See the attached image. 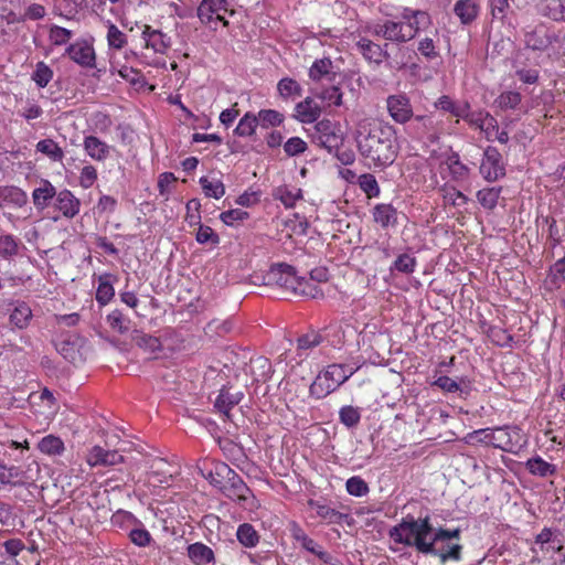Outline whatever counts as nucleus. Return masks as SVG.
<instances>
[{
    "label": "nucleus",
    "mask_w": 565,
    "mask_h": 565,
    "mask_svg": "<svg viewBox=\"0 0 565 565\" xmlns=\"http://www.w3.org/2000/svg\"><path fill=\"white\" fill-rule=\"evenodd\" d=\"M434 107L436 109L449 113L456 118H460L462 115L463 109H467V103H457L452 100L449 96L443 95L439 98L436 99L434 103Z\"/></svg>",
    "instance_id": "nucleus-42"
},
{
    "label": "nucleus",
    "mask_w": 565,
    "mask_h": 565,
    "mask_svg": "<svg viewBox=\"0 0 565 565\" xmlns=\"http://www.w3.org/2000/svg\"><path fill=\"white\" fill-rule=\"evenodd\" d=\"M185 222L189 226H198L201 224V203L198 199H192L186 203Z\"/></svg>",
    "instance_id": "nucleus-62"
},
{
    "label": "nucleus",
    "mask_w": 565,
    "mask_h": 565,
    "mask_svg": "<svg viewBox=\"0 0 565 565\" xmlns=\"http://www.w3.org/2000/svg\"><path fill=\"white\" fill-rule=\"evenodd\" d=\"M55 186L47 180H42L40 186L32 192L33 204L39 211L45 210L50 202L56 196Z\"/></svg>",
    "instance_id": "nucleus-30"
},
{
    "label": "nucleus",
    "mask_w": 565,
    "mask_h": 565,
    "mask_svg": "<svg viewBox=\"0 0 565 565\" xmlns=\"http://www.w3.org/2000/svg\"><path fill=\"white\" fill-rule=\"evenodd\" d=\"M360 189L366 194L369 199L377 198L381 193L380 185L375 177L371 173H364L358 180Z\"/></svg>",
    "instance_id": "nucleus-51"
},
{
    "label": "nucleus",
    "mask_w": 565,
    "mask_h": 565,
    "mask_svg": "<svg viewBox=\"0 0 565 565\" xmlns=\"http://www.w3.org/2000/svg\"><path fill=\"white\" fill-rule=\"evenodd\" d=\"M481 435H484L486 438L480 439L483 444L492 445L503 451L513 454L526 444L524 435L518 426L478 429L469 434V439L472 440Z\"/></svg>",
    "instance_id": "nucleus-3"
},
{
    "label": "nucleus",
    "mask_w": 565,
    "mask_h": 565,
    "mask_svg": "<svg viewBox=\"0 0 565 565\" xmlns=\"http://www.w3.org/2000/svg\"><path fill=\"white\" fill-rule=\"evenodd\" d=\"M526 467L532 475L546 477L555 472V467L541 457H534L527 460Z\"/></svg>",
    "instance_id": "nucleus-49"
},
{
    "label": "nucleus",
    "mask_w": 565,
    "mask_h": 565,
    "mask_svg": "<svg viewBox=\"0 0 565 565\" xmlns=\"http://www.w3.org/2000/svg\"><path fill=\"white\" fill-rule=\"evenodd\" d=\"M248 217L249 214L242 209H233L220 214V220L227 226H236Z\"/></svg>",
    "instance_id": "nucleus-58"
},
{
    "label": "nucleus",
    "mask_w": 565,
    "mask_h": 565,
    "mask_svg": "<svg viewBox=\"0 0 565 565\" xmlns=\"http://www.w3.org/2000/svg\"><path fill=\"white\" fill-rule=\"evenodd\" d=\"M30 469L21 466H7L4 463V489L23 487L32 483L34 479L29 475Z\"/></svg>",
    "instance_id": "nucleus-25"
},
{
    "label": "nucleus",
    "mask_w": 565,
    "mask_h": 565,
    "mask_svg": "<svg viewBox=\"0 0 565 565\" xmlns=\"http://www.w3.org/2000/svg\"><path fill=\"white\" fill-rule=\"evenodd\" d=\"M106 320L113 330H116L121 334L127 333L130 329V320L118 309L108 313Z\"/></svg>",
    "instance_id": "nucleus-50"
},
{
    "label": "nucleus",
    "mask_w": 565,
    "mask_h": 565,
    "mask_svg": "<svg viewBox=\"0 0 565 565\" xmlns=\"http://www.w3.org/2000/svg\"><path fill=\"white\" fill-rule=\"evenodd\" d=\"M321 115V107L312 97H306L296 104L294 109V118L301 124L316 122Z\"/></svg>",
    "instance_id": "nucleus-22"
},
{
    "label": "nucleus",
    "mask_w": 565,
    "mask_h": 565,
    "mask_svg": "<svg viewBox=\"0 0 565 565\" xmlns=\"http://www.w3.org/2000/svg\"><path fill=\"white\" fill-rule=\"evenodd\" d=\"M277 90L282 99H295L302 94L300 84L290 77L281 78L277 84Z\"/></svg>",
    "instance_id": "nucleus-41"
},
{
    "label": "nucleus",
    "mask_w": 565,
    "mask_h": 565,
    "mask_svg": "<svg viewBox=\"0 0 565 565\" xmlns=\"http://www.w3.org/2000/svg\"><path fill=\"white\" fill-rule=\"evenodd\" d=\"M353 370L343 364H331L310 385V394L322 398L334 392L351 375Z\"/></svg>",
    "instance_id": "nucleus-4"
},
{
    "label": "nucleus",
    "mask_w": 565,
    "mask_h": 565,
    "mask_svg": "<svg viewBox=\"0 0 565 565\" xmlns=\"http://www.w3.org/2000/svg\"><path fill=\"white\" fill-rule=\"evenodd\" d=\"M415 267H416V258L408 254H402L393 263L392 269L397 270L403 274H412V273H414Z\"/></svg>",
    "instance_id": "nucleus-63"
},
{
    "label": "nucleus",
    "mask_w": 565,
    "mask_h": 565,
    "mask_svg": "<svg viewBox=\"0 0 565 565\" xmlns=\"http://www.w3.org/2000/svg\"><path fill=\"white\" fill-rule=\"evenodd\" d=\"M390 536L396 543L438 557L441 563L461 559V530L435 529L429 516L415 519L408 515L390 531Z\"/></svg>",
    "instance_id": "nucleus-1"
},
{
    "label": "nucleus",
    "mask_w": 565,
    "mask_h": 565,
    "mask_svg": "<svg viewBox=\"0 0 565 565\" xmlns=\"http://www.w3.org/2000/svg\"><path fill=\"white\" fill-rule=\"evenodd\" d=\"M83 149L92 160L104 162L110 157L113 147L94 135H87L83 139Z\"/></svg>",
    "instance_id": "nucleus-18"
},
{
    "label": "nucleus",
    "mask_w": 565,
    "mask_h": 565,
    "mask_svg": "<svg viewBox=\"0 0 565 565\" xmlns=\"http://www.w3.org/2000/svg\"><path fill=\"white\" fill-rule=\"evenodd\" d=\"M295 296H303L309 298L323 297V292L319 285L312 278L299 277L297 282V289L294 291Z\"/></svg>",
    "instance_id": "nucleus-40"
},
{
    "label": "nucleus",
    "mask_w": 565,
    "mask_h": 565,
    "mask_svg": "<svg viewBox=\"0 0 565 565\" xmlns=\"http://www.w3.org/2000/svg\"><path fill=\"white\" fill-rule=\"evenodd\" d=\"M195 239L199 244H211L213 246L220 243L218 235L210 226L203 225L202 223L198 225Z\"/></svg>",
    "instance_id": "nucleus-60"
},
{
    "label": "nucleus",
    "mask_w": 565,
    "mask_h": 565,
    "mask_svg": "<svg viewBox=\"0 0 565 565\" xmlns=\"http://www.w3.org/2000/svg\"><path fill=\"white\" fill-rule=\"evenodd\" d=\"M390 117L397 124H406L413 118V107L405 94H394L386 98Z\"/></svg>",
    "instance_id": "nucleus-12"
},
{
    "label": "nucleus",
    "mask_w": 565,
    "mask_h": 565,
    "mask_svg": "<svg viewBox=\"0 0 565 565\" xmlns=\"http://www.w3.org/2000/svg\"><path fill=\"white\" fill-rule=\"evenodd\" d=\"M373 33L376 36H381L386 41L397 44L409 42L403 20H386L383 23H379L374 26Z\"/></svg>",
    "instance_id": "nucleus-15"
},
{
    "label": "nucleus",
    "mask_w": 565,
    "mask_h": 565,
    "mask_svg": "<svg viewBox=\"0 0 565 565\" xmlns=\"http://www.w3.org/2000/svg\"><path fill=\"white\" fill-rule=\"evenodd\" d=\"M124 461L122 455L116 450H106L100 446H94L86 456V462L90 467H110Z\"/></svg>",
    "instance_id": "nucleus-17"
},
{
    "label": "nucleus",
    "mask_w": 565,
    "mask_h": 565,
    "mask_svg": "<svg viewBox=\"0 0 565 565\" xmlns=\"http://www.w3.org/2000/svg\"><path fill=\"white\" fill-rule=\"evenodd\" d=\"M106 40L110 68L119 66V53L121 51H124V58L126 61H130L137 56L132 50H126L128 45L127 35L109 21L107 22Z\"/></svg>",
    "instance_id": "nucleus-6"
},
{
    "label": "nucleus",
    "mask_w": 565,
    "mask_h": 565,
    "mask_svg": "<svg viewBox=\"0 0 565 565\" xmlns=\"http://www.w3.org/2000/svg\"><path fill=\"white\" fill-rule=\"evenodd\" d=\"M116 278L110 274H104L98 277V287L96 290V301L102 306L108 305L115 296L114 280Z\"/></svg>",
    "instance_id": "nucleus-32"
},
{
    "label": "nucleus",
    "mask_w": 565,
    "mask_h": 565,
    "mask_svg": "<svg viewBox=\"0 0 565 565\" xmlns=\"http://www.w3.org/2000/svg\"><path fill=\"white\" fill-rule=\"evenodd\" d=\"M490 114L487 111H471L469 103H467V109H463L462 115L460 116L469 126L481 129L484 126L486 117H489Z\"/></svg>",
    "instance_id": "nucleus-56"
},
{
    "label": "nucleus",
    "mask_w": 565,
    "mask_h": 565,
    "mask_svg": "<svg viewBox=\"0 0 565 565\" xmlns=\"http://www.w3.org/2000/svg\"><path fill=\"white\" fill-rule=\"evenodd\" d=\"M36 151L47 156L53 161H61L64 158L62 148L52 139H43L36 143Z\"/></svg>",
    "instance_id": "nucleus-46"
},
{
    "label": "nucleus",
    "mask_w": 565,
    "mask_h": 565,
    "mask_svg": "<svg viewBox=\"0 0 565 565\" xmlns=\"http://www.w3.org/2000/svg\"><path fill=\"white\" fill-rule=\"evenodd\" d=\"M479 170L480 174L488 182H493L504 177L505 167L502 162V156L497 148H486Z\"/></svg>",
    "instance_id": "nucleus-11"
},
{
    "label": "nucleus",
    "mask_w": 565,
    "mask_h": 565,
    "mask_svg": "<svg viewBox=\"0 0 565 565\" xmlns=\"http://www.w3.org/2000/svg\"><path fill=\"white\" fill-rule=\"evenodd\" d=\"M70 58L82 67L92 68L96 64V54L92 43L86 40H78L66 49Z\"/></svg>",
    "instance_id": "nucleus-13"
},
{
    "label": "nucleus",
    "mask_w": 565,
    "mask_h": 565,
    "mask_svg": "<svg viewBox=\"0 0 565 565\" xmlns=\"http://www.w3.org/2000/svg\"><path fill=\"white\" fill-rule=\"evenodd\" d=\"M438 31H435V38L424 36L417 42V52L427 61H433L439 57L438 49Z\"/></svg>",
    "instance_id": "nucleus-37"
},
{
    "label": "nucleus",
    "mask_w": 565,
    "mask_h": 565,
    "mask_svg": "<svg viewBox=\"0 0 565 565\" xmlns=\"http://www.w3.org/2000/svg\"><path fill=\"white\" fill-rule=\"evenodd\" d=\"M433 385L439 387L440 390H443L446 393H457V392H459L460 395H462L463 393L465 394L468 393V391H465L461 387L460 383H458L457 381H455L451 377L446 376V375H443V376H439L438 379H436L433 382Z\"/></svg>",
    "instance_id": "nucleus-61"
},
{
    "label": "nucleus",
    "mask_w": 565,
    "mask_h": 565,
    "mask_svg": "<svg viewBox=\"0 0 565 565\" xmlns=\"http://www.w3.org/2000/svg\"><path fill=\"white\" fill-rule=\"evenodd\" d=\"M345 489L349 494L354 497H363L370 490L367 483L359 476L349 478L345 482Z\"/></svg>",
    "instance_id": "nucleus-59"
},
{
    "label": "nucleus",
    "mask_w": 565,
    "mask_h": 565,
    "mask_svg": "<svg viewBox=\"0 0 565 565\" xmlns=\"http://www.w3.org/2000/svg\"><path fill=\"white\" fill-rule=\"evenodd\" d=\"M298 279L295 268L287 264L271 266L264 276L266 285L276 286L289 295H294L295 289H297Z\"/></svg>",
    "instance_id": "nucleus-8"
},
{
    "label": "nucleus",
    "mask_w": 565,
    "mask_h": 565,
    "mask_svg": "<svg viewBox=\"0 0 565 565\" xmlns=\"http://www.w3.org/2000/svg\"><path fill=\"white\" fill-rule=\"evenodd\" d=\"M81 7V0H56L54 10L60 17L71 20L78 13Z\"/></svg>",
    "instance_id": "nucleus-45"
},
{
    "label": "nucleus",
    "mask_w": 565,
    "mask_h": 565,
    "mask_svg": "<svg viewBox=\"0 0 565 565\" xmlns=\"http://www.w3.org/2000/svg\"><path fill=\"white\" fill-rule=\"evenodd\" d=\"M53 75L54 73L49 65L44 62H38L32 74V79L40 88H44L52 81Z\"/></svg>",
    "instance_id": "nucleus-53"
},
{
    "label": "nucleus",
    "mask_w": 565,
    "mask_h": 565,
    "mask_svg": "<svg viewBox=\"0 0 565 565\" xmlns=\"http://www.w3.org/2000/svg\"><path fill=\"white\" fill-rule=\"evenodd\" d=\"M327 341L330 345L337 347L343 341V332L338 324H330L322 331H310L297 340V354L300 359L308 356L309 352Z\"/></svg>",
    "instance_id": "nucleus-5"
},
{
    "label": "nucleus",
    "mask_w": 565,
    "mask_h": 565,
    "mask_svg": "<svg viewBox=\"0 0 565 565\" xmlns=\"http://www.w3.org/2000/svg\"><path fill=\"white\" fill-rule=\"evenodd\" d=\"M501 188H486L477 192L479 203L488 210H493L500 198Z\"/></svg>",
    "instance_id": "nucleus-48"
},
{
    "label": "nucleus",
    "mask_w": 565,
    "mask_h": 565,
    "mask_svg": "<svg viewBox=\"0 0 565 565\" xmlns=\"http://www.w3.org/2000/svg\"><path fill=\"white\" fill-rule=\"evenodd\" d=\"M226 13L233 14L228 10L226 0H202L198 8V17L200 21L215 30L217 22H222L224 26L228 25Z\"/></svg>",
    "instance_id": "nucleus-9"
},
{
    "label": "nucleus",
    "mask_w": 565,
    "mask_h": 565,
    "mask_svg": "<svg viewBox=\"0 0 565 565\" xmlns=\"http://www.w3.org/2000/svg\"><path fill=\"white\" fill-rule=\"evenodd\" d=\"M73 32L58 25H51L49 30V41L52 45L61 46L72 39Z\"/></svg>",
    "instance_id": "nucleus-57"
},
{
    "label": "nucleus",
    "mask_w": 565,
    "mask_h": 565,
    "mask_svg": "<svg viewBox=\"0 0 565 565\" xmlns=\"http://www.w3.org/2000/svg\"><path fill=\"white\" fill-rule=\"evenodd\" d=\"M141 39L145 42V49L160 55L167 54L172 44L171 38L168 34L148 24H145L142 28Z\"/></svg>",
    "instance_id": "nucleus-14"
},
{
    "label": "nucleus",
    "mask_w": 565,
    "mask_h": 565,
    "mask_svg": "<svg viewBox=\"0 0 565 565\" xmlns=\"http://www.w3.org/2000/svg\"><path fill=\"white\" fill-rule=\"evenodd\" d=\"M28 203V194L18 186H0V209H19Z\"/></svg>",
    "instance_id": "nucleus-24"
},
{
    "label": "nucleus",
    "mask_w": 565,
    "mask_h": 565,
    "mask_svg": "<svg viewBox=\"0 0 565 565\" xmlns=\"http://www.w3.org/2000/svg\"><path fill=\"white\" fill-rule=\"evenodd\" d=\"M273 195L276 200H279L287 209L294 207L297 201L302 198L301 190L299 188H290L287 185L278 186L275 189Z\"/></svg>",
    "instance_id": "nucleus-38"
},
{
    "label": "nucleus",
    "mask_w": 565,
    "mask_h": 565,
    "mask_svg": "<svg viewBox=\"0 0 565 565\" xmlns=\"http://www.w3.org/2000/svg\"><path fill=\"white\" fill-rule=\"evenodd\" d=\"M243 398L242 392L231 393L228 390H221L216 397L214 407L225 417H230V411L239 404Z\"/></svg>",
    "instance_id": "nucleus-33"
},
{
    "label": "nucleus",
    "mask_w": 565,
    "mask_h": 565,
    "mask_svg": "<svg viewBox=\"0 0 565 565\" xmlns=\"http://www.w3.org/2000/svg\"><path fill=\"white\" fill-rule=\"evenodd\" d=\"M258 125L256 115L246 113L238 121V125L234 129V134L238 137L252 136Z\"/></svg>",
    "instance_id": "nucleus-47"
},
{
    "label": "nucleus",
    "mask_w": 565,
    "mask_h": 565,
    "mask_svg": "<svg viewBox=\"0 0 565 565\" xmlns=\"http://www.w3.org/2000/svg\"><path fill=\"white\" fill-rule=\"evenodd\" d=\"M439 191L445 205L461 209L469 202V198L452 185L445 184Z\"/></svg>",
    "instance_id": "nucleus-36"
},
{
    "label": "nucleus",
    "mask_w": 565,
    "mask_h": 565,
    "mask_svg": "<svg viewBox=\"0 0 565 565\" xmlns=\"http://www.w3.org/2000/svg\"><path fill=\"white\" fill-rule=\"evenodd\" d=\"M168 462L163 459H156L148 473V483L152 487H168L172 479V472L167 470Z\"/></svg>",
    "instance_id": "nucleus-29"
},
{
    "label": "nucleus",
    "mask_w": 565,
    "mask_h": 565,
    "mask_svg": "<svg viewBox=\"0 0 565 565\" xmlns=\"http://www.w3.org/2000/svg\"><path fill=\"white\" fill-rule=\"evenodd\" d=\"M555 41L554 33L543 23L537 24L532 31L526 32L525 43L532 50L543 51Z\"/></svg>",
    "instance_id": "nucleus-20"
},
{
    "label": "nucleus",
    "mask_w": 565,
    "mask_h": 565,
    "mask_svg": "<svg viewBox=\"0 0 565 565\" xmlns=\"http://www.w3.org/2000/svg\"><path fill=\"white\" fill-rule=\"evenodd\" d=\"M310 137L313 143L327 149L329 152L342 143V136L338 125L329 119L317 121Z\"/></svg>",
    "instance_id": "nucleus-7"
},
{
    "label": "nucleus",
    "mask_w": 565,
    "mask_h": 565,
    "mask_svg": "<svg viewBox=\"0 0 565 565\" xmlns=\"http://www.w3.org/2000/svg\"><path fill=\"white\" fill-rule=\"evenodd\" d=\"M337 71L330 57L316 60L308 72L309 78L313 82L332 81Z\"/></svg>",
    "instance_id": "nucleus-27"
},
{
    "label": "nucleus",
    "mask_w": 565,
    "mask_h": 565,
    "mask_svg": "<svg viewBox=\"0 0 565 565\" xmlns=\"http://www.w3.org/2000/svg\"><path fill=\"white\" fill-rule=\"evenodd\" d=\"M540 12L553 21H565V0H542Z\"/></svg>",
    "instance_id": "nucleus-34"
},
{
    "label": "nucleus",
    "mask_w": 565,
    "mask_h": 565,
    "mask_svg": "<svg viewBox=\"0 0 565 565\" xmlns=\"http://www.w3.org/2000/svg\"><path fill=\"white\" fill-rule=\"evenodd\" d=\"M188 556L195 565H207L214 561V552L203 543L189 545Z\"/></svg>",
    "instance_id": "nucleus-35"
},
{
    "label": "nucleus",
    "mask_w": 565,
    "mask_h": 565,
    "mask_svg": "<svg viewBox=\"0 0 565 565\" xmlns=\"http://www.w3.org/2000/svg\"><path fill=\"white\" fill-rule=\"evenodd\" d=\"M54 207L64 217L71 220L79 213L81 201L70 190L63 189L55 196Z\"/></svg>",
    "instance_id": "nucleus-19"
},
{
    "label": "nucleus",
    "mask_w": 565,
    "mask_h": 565,
    "mask_svg": "<svg viewBox=\"0 0 565 565\" xmlns=\"http://www.w3.org/2000/svg\"><path fill=\"white\" fill-rule=\"evenodd\" d=\"M445 164L447 166V170L455 181H463L469 175V168L460 161V158L457 153L450 154Z\"/></svg>",
    "instance_id": "nucleus-39"
},
{
    "label": "nucleus",
    "mask_w": 565,
    "mask_h": 565,
    "mask_svg": "<svg viewBox=\"0 0 565 565\" xmlns=\"http://www.w3.org/2000/svg\"><path fill=\"white\" fill-rule=\"evenodd\" d=\"M9 323L13 329H26L32 320L31 307L24 301H13L8 309Z\"/></svg>",
    "instance_id": "nucleus-16"
},
{
    "label": "nucleus",
    "mask_w": 565,
    "mask_h": 565,
    "mask_svg": "<svg viewBox=\"0 0 565 565\" xmlns=\"http://www.w3.org/2000/svg\"><path fill=\"white\" fill-rule=\"evenodd\" d=\"M401 19L406 26L407 38L415 39L422 31H426L433 24V19L427 11L404 7L401 11Z\"/></svg>",
    "instance_id": "nucleus-10"
},
{
    "label": "nucleus",
    "mask_w": 565,
    "mask_h": 565,
    "mask_svg": "<svg viewBox=\"0 0 565 565\" xmlns=\"http://www.w3.org/2000/svg\"><path fill=\"white\" fill-rule=\"evenodd\" d=\"M237 540L246 547H254L258 543V534L255 529L248 524H241L237 529Z\"/></svg>",
    "instance_id": "nucleus-54"
},
{
    "label": "nucleus",
    "mask_w": 565,
    "mask_h": 565,
    "mask_svg": "<svg viewBox=\"0 0 565 565\" xmlns=\"http://www.w3.org/2000/svg\"><path fill=\"white\" fill-rule=\"evenodd\" d=\"M258 125L262 128L278 127L284 122V115L275 109H262L256 115Z\"/></svg>",
    "instance_id": "nucleus-44"
},
{
    "label": "nucleus",
    "mask_w": 565,
    "mask_h": 565,
    "mask_svg": "<svg viewBox=\"0 0 565 565\" xmlns=\"http://www.w3.org/2000/svg\"><path fill=\"white\" fill-rule=\"evenodd\" d=\"M97 178H98V173H97L96 168L92 164H86L81 169V172H79V177H78L79 185L83 189H89L95 184V182L97 181Z\"/></svg>",
    "instance_id": "nucleus-64"
},
{
    "label": "nucleus",
    "mask_w": 565,
    "mask_h": 565,
    "mask_svg": "<svg viewBox=\"0 0 565 565\" xmlns=\"http://www.w3.org/2000/svg\"><path fill=\"white\" fill-rule=\"evenodd\" d=\"M354 117V139L360 154L370 167L391 166L399 152L394 126L387 122L377 124L363 113H356Z\"/></svg>",
    "instance_id": "nucleus-2"
},
{
    "label": "nucleus",
    "mask_w": 565,
    "mask_h": 565,
    "mask_svg": "<svg viewBox=\"0 0 565 565\" xmlns=\"http://www.w3.org/2000/svg\"><path fill=\"white\" fill-rule=\"evenodd\" d=\"M339 419L340 423L348 428L355 427L361 419L360 408L351 405L341 407L339 411Z\"/></svg>",
    "instance_id": "nucleus-52"
},
{
    "label": "nucleus",
    "mask_w": 565,
    "mask_h": 565,
    "mask_svg": "<svg viewBox=\"0 0 565 565\" xmlns=\"http://www.w3.org/2000/svg\"><path fill=\"white\" fill-rule=\"evenodd\" d=\"M36 448L41 454L47 457H57L64 454L65 444L61 437L49 434L39 440Z\"/></svg>",
    "instance_id": "nucleus-31"
},
{
    "label": "nucleus",
    "mask_w": 565,
    "mask_h": 565,
    "mask_svg": "<svg viewBox=\"0 0 565 565\" xmlns=\"http://www.w3.org/2000/svg\"><path fill=\"white\" fill-rule=\"evenodd\" d=\"M317 97L326 102L329 106L340 107L343 104V93L338 86L323 88Z\"/></svg>",
    "instance_id": "nucleus-55"
},
{
    "label": "nucleus",
    "mask_w": 565,
    "mask_h": 565,
    "mask_svg": "<svg viewBox=\"0 0 565 565\" xmlns=\"http://www.w3.org/2000/svg\"><path fill=\"white\" fill-rule=\"evenodd\" d=\"M454 13L461 24L469 25L477 20L480 13V4L477 0H457Z\"/></svg>",
    "instance_id": "nucleus-26"
},
{
    "label": "nucleus",
    "mask_w": 565,
    "mask_h": 565,
    "mask_svg": "<svg viewBox=\"0 0 565 565\" xmlns=\"http://www.w3.org/2000/svg\"><path fill=\"white\" fill-rule=\"evenodd\" d=\"M371 214L373 221L382 228L395 227L398 224V212L392 204L379 203L372 209Z\"/></svg>",
    "instance_id": "nucleus-23"
},
{
    "label": "nucleus",
    "mask_w": 565,
    "mask_h": 565,
    "mask_svg": "<svg viewBox=\"0 0 565 565\" xmlns=\"http://www.w3.org/2000/svg\"><path fill=\"white\" fill-rule=\"evenodd\" d=\"M200 184L203 193L207 198L221 199L225 194V186L220 179H210L207 177L200 178Z\"/></svg>",
    "instance_id": "nucleus-43"
},
{
    "label": "nucleus",
    "mask_w": 565,
    "mask_h": 565,
    "mask_svg": "<svg viewBox=\"0 0 565 565\" xmlns=\"http://www.w3.org/2000/svg\"><path fill=\"white\" fill-rule=\"evenodd\" d=\"M308 505L312 511H315L316 516L327 524H341L343 519L348 516L321 501L309 500Z\"/></svg>",
    "instance_id": "nucleus-28"
},
{
    "label": "nucleus",
    "mask_w": 565,
    "mask_h": 565,
    "mask_svg": "<svg viewBox=\"0 0 565 565\" xmlns=\"http://www.w3.org/2000/svg\"><path fill=\"white\" fill-rule=\"evenodd\" d=\"M386 46L387 44H385L383 47L366 38H362L356 42V47L363 57L367 62L374 63L376 65L382 64L384 60L390 57L387 51L385 50Z\"/></svg>",
    "instance_id": "nucleus-21"
}]
</instances>
